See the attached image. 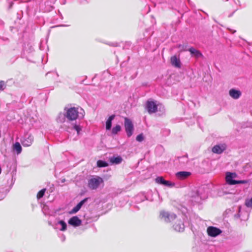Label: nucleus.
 I'll list each match as a JSON object with an SVG mask.
<instances>
[{
  "mask_svg": "<svg viewBox=\"0 0 252 252\" xmlns=\"http://www.w3.org/2000/svg\"><path fill=\"white\" fill-rule=\"evenodd\" d=\"M229 94L231 97L236 99L240 97L241 93L240 91L232 89L229 90Z\"/></svg>",
  "mask_w": 252,
  "mask_h": 252,
  "instance_id": "1a4fd4ad",
  "label": "nucleus"
},
{
  "mask_svg": "<svg viewBox=\"0 0 252 252\" xmlns=\"http://www.w3.org/2000/svg\"><path fill=\"white\" fill-rule=\"evenodd\" d=\"M248 183H249V181L248 180H239V181L235 180V185L238 184H247Z\"/></svg>",
  "mask_w": 252,
  "mask_h": 252,
  "instance_id": "c85d7f7f",
  "label": "nucleus"
},
{
  "mask_svg": "<svg viewBox=\"0 0 252 252\" xmlns=\"http://www.w3.org/2000/svg\"><path fill=\"white\" fill-rule=\"evenodd\" d=\"M59 223L62 225L61 231H64L66 229V224L63 220H60Z\"/></svg>",
  "mask_w": 252,
  "mask_h": 252,
  "instance_id": "5701e85b",
  "label": "nucleus"
},
{
  "mask_svg": "<svg viewBox=\"0 0 252 252\" xmlns=\"http://www.w3.org/2000/svg\"><path fill=\"white\" fill-rule=\"evenodd\" d=\"M136 140L138 142H142L144 140V136L143 133L138 135L136 137Z\"/></svg>",
  "mask_w": 252,
  "mask_h": 252,
  "instance_id": "bb28decb",
  "label": "nucleus"
},
{
  "mask_svg": "<svg viewBox=\"0 0 252 252\" xmlns=\"http://www.w3.org/2000/svg\"><path fill=\"white\" fill-rule=\"evenodd\" d=\"M73 128L74 129H75L78 133L79 132V131H80L81 130V128L80 127V126L78 125H75L74 126H73Z\"/></svg>",
  "mask_w": 252,
  "mask_h": 252,
  "instance_id": "c756f323",
  "label": "nucleus"
},
{
  "mask_svg": "<svg viewBox=\"0 0 252 252\" xmlns=\"http://www.w3.org/2000/svg\"><path fill=\"white\" fill-rule=\"evenodd\" d=\"M109 160L111 163L115 164H119L122 161V158L121 157H112L109 158Z\"/></svg>",
  "mask_w": 252,
  "mask_h": 252,
  "instance_id": "f3484780",
  "label": "nucleus"
},
{
  "mask_svg": "<svg viewBox=\"0 0 252 252\" xmlns=\"http://www.w3.org/2000/svg\"><path fill=\"white\" fill-rule=\"evenodd\" d=\"M114 118H115V115H112L110 116L109 117V118H108V119L107 120L112 122V120L114 119Z\"/></svg>",
  "mask_w": 252,
  "mask_h": 252,
  "instance_id": "7c9ffc66",
  "label": "nucleus"
},
{
  "mask_svg": "<svg viewBox=\"0 0 252 252\" xmlns=\"http://www.w3.org/2000/svg\"><path fill=\"white\" fill-rule=\"evenodd\" d=\"M188 51L190 54L196 58L202 57L203 56L202 53L198 50L195 49L193 47H190Z\"/></svg>",
  "mask_w": 252,
  "mask_h": 252,
  "instance_id": "9b49d317",
  "label": "nucleus"
},
{
  "mask_svg": "<svg viewBox=\"0 0 252 252\" xmlns=\"http://www.w3.org/2000/svg\"><path fill=\"white\" fill-rule=\"evenodd\" d=\"M103 182V179L100 177L93 178L88 181V186L91 189H96L101 183Z\"/></svg>",
  "mask_w": 252,
  "mask_h": 252,
  "instance_id": "f257e3e1",
  "label": "nucleus"
},
{
  "mask_svg": "<svg viewBox=\"0 0 252 252\" xmlns=\"http://www.w3.org/2000/svg\"><path fill=\"white\" fill-rule=\"evenodd\" d=\"M171 63L172 65L180 68L181 67V63L180 60L177 58L176 56H174L171 57L170 59Z\"/></svg>",
  "mask_w": 252,
  "mask_h": 252,
  "instance_id": "4468645a",
  "label": "nucleus"
},
{
  "mask_svg": "<svg viewBox=\"0 0 252 252\" xmlns=\"http://www.w3.org/2000/svg\"><path fill=\"white\" fill-rule=\"evenodd\" d=\"M191 173L189 172L181 171L178 172L176 174V177L181 180L185 179L189 176Z\"/></svg>",
  "mask_w": 252,
  "mask_h": 252,
  "instance_id": "9d476101",
  "label": "nucleus"
},
{
  "mask_svg": "<svg viewBox=\"0 0 252 252\" xmlns=\"http://www.w3.org/2000/svg\"><path fill=\"white\" fill-rule=\"evenodd\" d=\"M112 122L107 120L106 122V129L109 130L111 127Z\"/></svg>",
  "mask_w": 252,
  "mask_h": 252,
  "instance_id": "cd10ccee",
  "label": "nucleus"
},
{
  "mask_svg": "<svg viewBox=\"0 0 252 252\" xmlns=\"http://www.w3.org/2000/svg\"><path fill=\"white\" fill-rule=\"evenodd\" d=\"M232 173L227 172L226 174L225 180L226 183L230 185H235V180H233Z\"/></svg>",
  "mask_w": 252,
  "mask_h": 252,
  "instance_id": "f8f14e48",
  "label": "nucleus"
},
{
  "mask_svg": "<svg viewBox=\"0 0 252 252\" xmlns=\"http://www.w3.org/2000/svg\"><path fill=\"white\" fill-rule=\"evenodd\" d=\"M88 198H85L82 200H81L77 205L73 208L71 211V213H75L77 212L81 208L82 205L88 200Z\"/></svg>",
  "mask_w": 252,
  "mask_h": 252,
  "instance_id": "ddd939ff",
  "label": "nucleus"
},
{
  "mask_svg": "<svg viewBox=\"0 0 252 252\" xmlns=\"http://www.w3.org/2000/svg\"><path fill=\"white\" fill-rule=\"evenodd\" d=\"M226 149L225 145H222L221 146L220 145H216L214 146L212 149L213 153L218 154H221Z\"/></svg>",
  "mask_w": 252,
  "mask_h": 252,
  "instance_id": "6e6552de",
  "label": "nucleus"
},
{
  "mask_svg": "<svg viewBox=\"0 0 252 252\" xmlns=\"http://www.w3.org/2000/svg\"><path fill=\"white\" fill-rule=\"evenodd\" d=\"M108 165V164L103 160H99L97 161V166L98 167H106Z\"/></svg>",
  "mask_w": 252,
  "mask_h": 252,
  "instance_id": "412c9836",
  "label": "nucleus"
},
{
  "mask_svg": "<svg viewBox=\"0 0 252 252\" xmlns=\"http://www.w3.org/2000/svg\"><path fill=\"white\" fill-rule=\"evenodd\" d=\"M187 45H181V44H180V45H178L177 47L180 49V51L181 52H183V51H187V49H186L187 48Z\"/></svg>",
  "mask_w": 252,
  "mask_h": 252,
  "instance_id": "a878e982",
  "label": "nucleus"
},
{
  "mask_svg": "<svg viewBox=\"0 0 252 252\" xmlns=\"http://www.w3.org/2000/svg\"><path fill=\"white\" fill-rule=\"evenodd\" d=\"M207 231L208 235L211 237H216L221 233L220 229L213 226L208 227Z\"/></svg>",
  "mask_w": 252,
  "mask_h": 252,
  "instance_id": "39448f33",
  "label": "nucleus"
},
{
  "mask_svg": "<svg viewBox=\"0 0 252 252\" xmlns=\"http://www.w3.org/2000/svg\"><path fill=\"white\" fill-rule=\"evenodd\" d=\"M245 205L248 207L252 208V197L250 199L246 200Z\"/></svg>",
  "mask_w": 252,
  "mask_h": 252,
  "instance_id": "393cba45",
  "label": "nucleus"
},
{
  "mask_svg": "<svg viewBox=\"0 0 252 252\" xmlns=\"http://www.w3.org/2000/svg\"><path fill=\"white\" fill-rule=\"evenodd\" d=\"M46 190V189H43L38 192L36 195V197L38 199H40L44 196Z\"/></svg>",
  "mask_w": 252,
  "mask_h": 252,
  "instance_id": "4be33fe9",
  "label": "nucleus"
},
{
  "mask_svg": "<svg viewBox=\"0 0 252 252\" xmlns=\"http://www.w3.org/2000/svg\"><path fill=\"white\" fill-rule=\"evenodd\" d=\"M65 117L69 121H74L78 117V108L74 107L69 108L66 113Z\"/></svg>",
  "mask_w": 252,
  "mask_h": 252,
  "instance_id": "7ed1b4c3",
  "label": "nucleus"
},
{
  "mask_svg": "<svg viewBox=\"0 0 252 252\" xmlns=\"http://www.w3.org/2000/svg\"><path fill=\"white\" fill-rule=\"evenodd\" d=\"M68 223L73 226H78L81 224V220L77 216H74L68 220Z\"/></svg>",
  "mask_w": 252,
  "mask_h": 252,
  "instance_id": "423d86ee",
  "label": "nucleus"
},
{
  "mask_svg": "<svg viewBox=\"0 0 252 252\" xmlns=\"http://www.w3.org/2000/svg\"><path fill=\"white\" fill-rule=\"evenodd\" d=\"M121 130V127L120 125H117L113 127L112 129V133L114 135L117 134Z\"/></svg>",
  "mask_w": 252,
  "mask_h": 252,
  "instance_id": "aec40b11",
  "label": "nucleus"
},
{
  "mask_svg": "<svg viewBox=\"0 0 252 252\" xmlns=\"http://www.w3.org/2000/svg\"><path fill=\"white\" fill-rule=\"evenodd\" d=\"M13 150H15L18 154L21 153L22 151V147L19 142H16L14 144Z\"/></svg>",
  "mask_w": 252,
  "mask_h": 252,
  "instance_id": "6ab92c4d",
  "label": "nucleus"
},
{
  "mask_svg": "<svg viewBox=\"0 0 252 252\" xmlns=\"http://www.w3.org/2000/svg\"><path fill=\"white\" fill-rule=\"evenodd\" d=\"M146 107L149 114L156 113L158 111V106L154 101H148L146 103Z\"/></svg>",
  "mask_w": 252,
  "mask_h": 252,
  "instance_id": "20e7f679",
  "label": "nucleus"
},
{
  "mask_svg": "<svg viewBox=\"0 0 252 252\" xmlns=\"http://www.w3.org/2000/svg\"><path fill=\"white\" fill-rule=\"evenodd\" d=\"M159 217L161 219H163L165 221L169 220V214L168 212L162 211L160 213Z\"/></svg>",
  "mask_w": 252,
  "mask_h": 252,
  "instance_id": "a211bd4d",
  "label": "nucleus"
},
{
  "mask_svg": "<svg viewBox=\"0 0 252 252\" xmlns=\"http://www.w3.org/2000/svg\"><path fill=\"white\" fill-rule=\"evenodd\" d=\"M33 141V137L32 135H28L25 137L22 141L21 143L24 147L30 146Z\"/></svg>",
  "mask_w": 252,
  "mask_h": 252,
  "instance_id": "0eeeda50",
  "label": "nucleus"
},
{
  "mask_svg": "<svg viewBox=\"0 0 252 252\" xmlns=\"http://www.w3.org/2000/svg\"><path fill=\"white\" fill-rule=\"evenodd\" d=\"M124 120H125L124 126H125V130L126 133L127 137H129L133 134V130H134L133 125L132 124V121L128 118L125 117L124 118Z\"/></svg>",
  "mask_w": 252,
  "mask_h": 252,
  "instance_id": "f03ea898",
  "label": "nucleus"
},
{
  "mask_svg": "<svg viewBox=\"0 0 252 252\" xmlns=\"http://www.w3.org/2000/svg\"><path fill=\"white\" fill-rule=\"evenodd\" d=\"M6 87V83L3 81H0V91H3Z\"/></svg>",
  "mask_w": 252,
  "mask_h": 252,
  "instance_id": "b1692460",
  "label": "nucleus"
},
{
  "mask_svg": "<svg viewBox=\"0 0 252 252\" xmlns=\"http://www.w3.org/2000/svg\"><path fill=\"white\" fill-rule=\"evenodd\" d=\"M156 183L162 184L167 186H171V183L169 181L165 180L162 177H158L156 179Z\"/></svg>",
  "mask_w": 252,
  "mask_h": 252,
  "instance_id": "2eb2a0df",
  "label": "nucleus"
},
{
  "mask_svg": "<svg viewBox=\"0 0 252 252\" xmlns=\"http://www.w3.org/2000/svg\"><path fill=\"white\" fill-rule=\"evenodd\" d=\"M232 176H233V178H236L237 176L235 173H232Z\"/></svg>",
  "mask_w": 252,
  "mask_h": 252,
  "instance_id": "2f4dec72",
  "label": "nucleus"
},
{
  "mask_svg": "<svg viewBox=\"0 0 252 252\" xmlns=\"http://www.w3.org/2000/svg\"><path fill=\"white\" fill-rule=\"evenodd\" d=\"M174 229L179 232L183 231L184 229V226L183 222L179 221L178 223H176L174 225Z\"/></svg>",
  "mask_w": 252,
  "mask_h": 252,
  "instance_id": "dca6fc26",
  "label": "nucleus"
}]
</instances>
